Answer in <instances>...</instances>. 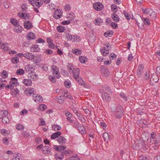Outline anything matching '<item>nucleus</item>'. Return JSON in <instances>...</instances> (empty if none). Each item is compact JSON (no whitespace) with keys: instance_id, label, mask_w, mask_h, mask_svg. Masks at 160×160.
Listing matches in <instances>:
<instances>
[{"instance_id":"nucleus-15","label":"nucleus","mask_w":160,"mask_h":160,"mask_svg":"<svg viewBox=\"0 0 160 160\" xmlns=\"http://www.w3.org/2000/svg\"><path fill=\"white\" fill-rule=\"evenodd\" d=\"M109 49H107L105 47H102L100 50V52L103 56H106L109 53Z\"/></svg>"},{"instance_id":"nucleus-55","label":"nucleus","mask_w":160,"mask_h":160,"mask_svg":"<svg viewBox=\"0 0 160 160\" xmlns=\"http://www.w3.org/2000/svg\"><path fill=\"white\" fill-rule=\"evenodd\" d=\"M144 24L145 25H149L150 24V22L149 19L147 18H144Z\"/></svg>"},{"instance_id":"nucleus-8","label":"nucleus","mask_w":160,"mask_h":160,"mask_svg":"<svg viewBox=\"0 0 160 160\" xmlns=\"http://www.w3.org/2000/svg\"><path fill=\"white\" fill-rule=\"evenodd\" d=\"M24 26L25 28L27 29H29L33 27L32 23L30 21L26 20L24 22Z\"/></svg>"},{"instance_id":"nucleus-39","label":"nucleus","mask_w":160,"mask_h":160,"mask_svg":"<svg viewBox=\"0 0 160 160\" xmlns=\"http://www.w3.org/2000/svg\"><path fill=\"white\" fill-rule=\"evenodd\" d=\"M111 8L112 11L114 12V13H116L117 12L118 9L116 5L114 4L112 5H111Z\"/></svg>"},{"instance_id":"nucleus-42","label":"nucleus","mask_w":160,"mask_h":160,"mask_svg":"<svg viewBox=\"0 0 160 160\" xmlns=\"http://www.w3.org/2000/svg\"><path fill=\"white\" fill-rule=\"evenodd\" d=\"M19 91L18 89H14L12 91L11 94L14 97H15L16 95L18 93Z\"/></svg>"},{"instance_id":"nucleus-14","label":"nucleus","mask_w":160,"mask_h":160,"mask_svg":"<svg viewBox=\"0 0 160 160\" xmlns=\"http://www.w3.org/2000/svg\"><path fill=\"white\" fill-rule=\"evenodd\" d=\"M51 148L48 146H45L42 148V152L44 154L48 153L50 152Z\"/></svg>"},{"instance_id":"nucleus-2","label":"nucleus","mask_w":160,"mask_h":160,"mask_svg":"<svg viewBox=\"0 0 160 160\" xmlns=\"http://www.w3.org/2000/svg\"><path fill=\"white\" fill-rule=\"evenodd\" d=\"M29 2L31 4L34 8H38L43 3L42 0H28Z\"/></svg>"},{"instance_id":"nucleus-28","label":"nucleus","mask_w":160,"mask_h":160,"mask_svg":"<svg viewBox=\"0 0 160 160\" xmlns=\"http://www.w3.org/2000/svg\"><path fill=\"white\" fill-rule=\"evenodd\" d=\"M113 32L112 31H108L107 32L104 33V36L105 37H107L108 36L111 37L110 35H112L113 34Z\"/></svg>"},{"instance_id":"nucleus-7","label":"nucleus","mask_w":160,"mask_h":160,"mask_svg":"<svg viewBox=\"0 0 160 160\" xmlns=\"http://www.w3.org/2000/svg\"><path fill=\"white\" fill-rule=\"evenodd\" d=\"M144 70L143 67L142 65H139L138 66V71L137 72V74L139 77H141L143 73Z\"/></svg>"},{"instance_id":"nucleus-4","label":"nucleus","mask_w":160,"mask_h":160,"mask_svg":"<svg viewBox=\"0 0 160 160\" xmlns=\"http://www.w3.org/2000/svg\"><path fill=\"white\" fill-rule=\"evenodd\" d=\"M93 6L94 9L98 11L102 10L104 7L103 4L100 2L94 3L93 4Z\"/></svg>"},{"instance_id":"nucleus-40","label":"nucleus","mask_w":160,"mask_h":160,"mask_svg":"<svg viewBox=\"0 0 160 160\" xmlns=\"http://www.w3.org/2000/svg\"><path fill=\"white\" fill-rule=\"evenodd\" d=\"M16 154V155H14L15 158H12V160H22V159L20 158V157L21 155V154L20 153H18Z\"/></svg>"},{"instance_id":"nucleus-64","label":"nucleus","mask_w":160,"mask_h":160,"mask_svg":"<svg viewBox=\"0 0 160 160\" xmlns=\"http://www.w3.org/2000/svg\"><path fill=\"white\" fill-rule=\"evenodd\" d=\"M156 74L157 75H160V66H158L156 68Z\"/></svg>"},{"instance_id":"nucleus-36","label":"nucleus","mask_w":160,"mask_h":160,"mask_svg":"<svg viewBox=\"0 0 160 160\" xmlns=\"http://www.w3.org/2000/svg\"><path fill=\"white\" fill-rule=\"evenodd\" d=\"M52 128L53 129L56 131L60 130L61 128V127L59 125L54 124L52 126Z\"/></svg>"},{"instance_id":"nucleus-11","label":"nucleus","mask_w":160,"mask_h":160,"mask_svg":"<svg viewBox=\"0 0 160 160\" xmlns=\"http://www.w3.org/2000/svg\"><path fill=\"white\" fill-rule=\"evenodd\" d=\"M53 148L57 151L60 152L62 150H64L66 148V147L64 146H53Z\"/></svg>"},{"instance_id":"nucleus-27","label":"nucleus","mask_w":160,"mask_h":160,"mask_svg":"<svg viewBox=\"0 0 160 160\" xmlns=\"http://www.w3.org/2000/svg\"><path fill=\"white\" fill-rule=\"evenodd\" d=\"M77 129L82 134H84L85 132L84 128L82 126H78Z\"/></svg>"},{"instance_id":"nucleus-56","label":"nucleus","mask_w":160,"mask_h":160,"mask_svg":"<svg viewBox=\"0 0 160 160\" xmlns=\"http://www.w3.org/2000/svg\"><path fill=\"white\" fill-rule=\"evenodd\" d=\"M2 113V116L4 117H6L8 114V112L7 110L2 111H1Z\"/></svg>"},{"instance_id":"nucleus-54","label":"nucleus","mask_w":160,"mask_h":160,"mask_svg":"<svg viewBox=\"0 0 160 160\" xmlns=\"http://www.w3.org/2000/svg\"><path fill=\"white\" fill-rule=\"evenodd\" d=\"M120 95L122 98L124 99V100L125 101H127V97L126 96V95H125L124 93L122 92H121L120 93Z\"/></svg>"},{"instance_id":"nucleus-26","label":"nucleus","mask_w":160,"mask_h":160,"mask_svg":"<svg viewBox=\"0 0 160 160\" xmlns=\"http://www.w3.org/2000/svg\"><path fill=\"white\" fill-rule=\"evenodd\" d=\"M10 83L12 85H13L14 86H17L18 84L17 79L15 78H12Z\"/></svg>"},{"instance_id":"nucleus-35","label":"nucleus","mask_w":160,"mask_h":160,"mask_svg":"<svg viewBox=\"0 0 160 160\" xmlns=\"http://www.w3.org/2000/svg\"><path fill=\"white\" fill-rule=\"evenodd\" d=\"M24 71L22 69H18L16 72V74L17 75H22L24 73Z\"/></svg>"},{"instance_id":"nucleus-13","label":"nucleus","mask_w":160,"mask_h":160,"mask_svg":"<svg viewBox=\"0 0 160 160\" xmlns=\"http://www.w3.org/2000/svg\"><path fill=\"white\" fill-rule=\"evenodd\" d=\"M57 140L59 144L61 145L64 144L66 141V139L64 137L62 136L58 138Z\"/></svg>"},{"instance_id":"nucleus-18","label":"nucleus","mask_w":160,"mask_h":160,"mask_svg":"<svg viewBox=\"0 0 160 160\" xmlns=\"http://www.w3.org/2000/svg\"><path fill=\"white\" fill-rule=\"evenodd\" d=\"M103 20L100 18H97L94 21V23L97 25H102L103 22Z\"/></svg>"},{"instance_id":"nucleus-29","label":"nucleus","mask_w":160,"mask_h":160,"mask_svg":"<svg viewBox=\"0 0 160 160\" xmlns=\"http://www.w3.org/2000/svg\"><path fill=\"white\" fill-rule=\"evenodd\" d=\"M22 27L20 26V25L18 24V25H16L15 26L14 28V31L17 32H21L22 30Z\"/></svg>"},{"instance_id":"nucleus-43","label":"nucleus","mask_w":160,"mask_h":160,"mask_svg":"<svg viewBox=\"0 0 160 160\" xmlns=\"http://www.w3.org/2000/svg\"><path fill=\"white\" fill-rule=\"evenodd\" d=\"M1 74L2 75V77L3 78H5L8 76V73L6 71H4L2 72Z\"/></svg>"},{"instance_id":"nucleus-24","label":"nucleus","mask_w":160,"mask_h":160,"mask_svg":"<svg viewBox=\"0 0 160 160\" xmlns=\"http://www.w3.org/2000/svg\"><path fill=\"white\" fill-rule=\"evenodd\" d=\"M75 79L78 82L79 84L82 86H83L85 84L84 81L81 77H79Z\"/></svg>"},{"instance_id":"nucleus-22","label":"nucleus","mask_w":160,"mask_h":160,"mask_svg":"<svg viewBox=\"0 0 160 160\" xmlns=\"http://www.w3.org/2000/svg\"><path fill=\"white\" fill-rule=\"evenodd\" d=\"M72 53L77 55H81L82 53L81 50L78 49H72Z\"/></svg>"},{"instance_id":"nucleus-50","label":"nucleus","mask_w":160,"mask_h":160,"mask_svg":"<svg viewBox=\"0 0 160 160\" xmlns=\"http://www.w3.org/2000/svg\"><path fill=\"white\" fill-rule=\"evenodd\" d=\"M65 86L67 88H69L71 87V83L70 82H68L67 81H65L64 83Z\"/></svg>"},{"instance_id":"nucleus-46","label":"nucleus","mask_w":160,"mask_h":160,"mask_svg":"<svg viewBox=\"0 0 160 160\" xmlns=\"http://www.w3.org/2000/svg\"><path fill=\"white\" fill-rule=\"evenodd\" d=\"M56 77L54 76V77L51 76H50L49 77V80L52 82L53 83H55L56 82V80L55 79Z\"/></svg>"},{"instance_id":"nucleus-5","label":"nucleus","mask_w":160,"mask_h":160,"mask_svg":"<svg viewBox=\"0 0 160 160\" xmlns=\"http://www.w3.org/2000/svg\"><path fill=\"white\" fill-rule=\"evenodd\" d=\"M104 67V66L101 67L102 73L103 76L108 77L109 75V72L108 69L105 68Z\"/></svg>"},{"instance_id":"nucleus-47","label":"nucleus","mask_w":160,"mask_h":160,"mask_svg":"<svg viewBox=\"0 0 160 160\" xmlns=\"http://www.w3.org/2000/svg\"><path fill=\"white\" fill-rule=\"evenodd\" d=\"M57 14L58 13L57 12H55L53 14V17L56 19H58L61 18L62 14Z\"/></svg>"},{"instance_id":"nucleus-45","label":"nucleus","mask_w":160,"mask_h":160,"mask_svg":"<svg viewBox=\"0 0 160 160\" xmlns=\"http://www.w3.org/2000/svg\"><path fill=\"white\" fill-rule=\"evenodd\" d=\"M61 73L65 77L67 76L68 75V71L64 69H62L61 70Z\"/></svg>"},{"instance_id":"nucleus-23","label":"nucleus","mask_w":160,"mask_h":160,"mask_svg":"<svg viewBox=\"0 0 160 160\" xmlns=\"http://www.w3.org/2000/svg\"><path fill=\"white\" fill-rule=\"evenodd\" d=\"M57 30L59 32H62L66 30V29L63 26H59L57 27Z\"/></svg>"},{"instance_id":"nucleus-49","label":"nucleus","mask_w":160,"mask_h":160,"mask_svg":"<svg viewBox=\"0 0 160 160\" xmlns=\"http://www.w3.org/2000/svg\"><path fill=\"white\" fill-rule=\"evenodd\" d=\"M2 122L3 123H6L9 122V119L7 116L4 117L2 119Z\"/></svg>"},{"instance_id":"nucleus-12","label":"nucleus","mask_w":160,"mask_h":160,"mask_svg":"<svg viewBox=\"0 0 160 160\" xmlns=\"http://www.w3.org/2000/svg\"><path fill=\"white\" fill-rule=\"evenodd\" d=\"M159 80V78L158 75L152 74L150 78V82H157Z\"/></svg>"},{"instance_id":"nucleus-41","label":"nucleus","mask_w":160,"mask_h":160,"mask_svg":"<svg viewBox=\"0 0 160 160\" xmlns=\"http://www.w3.org/2000/svg\"><path fill=\"white\" fill-rule=\"evenodd\" d=\"M11 22L12 24L14 26L16 25H18V21L14 19L11 18Z\"/></svg>"},{"instance_id":"nucleus-61","label":"nucleus","mask_w":160,"mask_h":160,"mask_svg":"<svg viewBox=\"0 0 160 160\" xmlns=\"http://www.w3.org/2000/svg\"><path fill=\"white\" fill-rule=\"evenodd\" d=\"M52 52V51L51 50L49 49H46L45 52L48 55L51 54Z\"/></svg>"},{"instance_id":"nucleus-9","label":"nucleus","mask_w":160,"mask_h":160,"mask_svg":"<svg viewBox=\"0 0 160 160\" xmlns=\"http://www.w3.org/2000/svg\"><path fill=\"white\" fill-rule=\"evenodd\" d=\"M102 98L103 101L108 102L110 101L111 98L107 93H104L102 94Z\"/></svg>"},{"instance_id":"nucleus-52","label":"nucleus","mask_w":160,"mask_h":160,"mask_svg":"<svg viewBox=\"0 0 160 160\" xmlns=\"http://www.w3.org/2000/svg\"><path fill=\"white\" fill-rule=\"evenodd\" d=\"M150 77L149 72L148 71H146L145 73V76H144V78L146 80H148Z\"/></svg>"},{"instance_id":"nucleus-6","label":"nucleus","mask_w":160,"mask_h":160,"mask_svg":"<svg viewBox=\"0 0 160 160\" xmlns=\"http://www.w3.org/2000/svg\"><path fill=\"white\" fill-rule=\"evenodd\" d=\"M72 72L73 77L75 79L79 77L80 70L79 68H74Z\"/></svg>"},{"instance_id":"nucleus-53","label":"nucleus","mask_w":160,"mask_h":160,"mask_svg":"<svg viewBox=\"0 0 160 160\" xmlns=\"http://www.w3.org/2000/svg\"><path fill=\"white\" fill-rule=\"evenodd\" d=\"M30 15L29 14L27 13H24V17H23L22 18L25 20L29 19L30 18Z\"/></svg>"},{"instance_id":"nucleus-31","label":"nucleus","mask_w":160,"mask_h":160,"mask_svg":"<svg viewBox=\"0 0 160 160\" xmlns=\"http://www.w3.org/2000/svg\"><path fill=\"white\" fill-rule=\"evenodd\" d=\"M25 70L26 72H29V71L32 72V70H33V68L31 67L30 64H28L25 66Z\"/></svg>"},{"instance_id":"nucleus-57","label":"nucleus","mask_w":160,"mask_h":160,"mask_svg":"<svg viewBox=\"0 0 160 160\" xmlns=\"http://www.w3.org/2000/svg\"><path fill=\"white\" fill-rule=\"evenodd\" d=\"M70 23V20H69L68 21H65L61 22V23L62 25H66L69 24Z\"/></svg>"},{"instance_id":"nucleus-62","label":"nucleus","mask_w":160,"mask_h":160,"mask_svg":"<svg viewBox=\"0 0 160 160\" xmlns=\"http://www.w3.org/2000/svg\"><path fill=\"white\" fill-rule=\"evenodd\" d=\"M58 156V153L55 155V158L56 160H62L63 158V156L62 155H61V156H62V157H59Z\"/></svg>"},{"instance_id":"nucleus-3","label":"nucleus","mask_w":160,"mask_h":160,"mask_svg":"<svg viewBox=\"0 0 160 160\" xmlns=\"http://www.w3.org/2000/svg\"><path fill=\"white\" fill-rule=\"evenodd\" d=\"M53 70V74L54 76H55L57 78H60V73L59 72L58 68L55 65H53L52 66Z\"/></svg>"},{"instance_id":"nucleus-1","label":"nucleus","mask_w":160,"mask_h":160,"mask_svg":"<svg viewBox=\"0 0 160 160\" xmlns=\"http://www.w3.org/2000/svg\"><path fill=\"white\" fill-rule=\"evenodd\" d=\"M112 112L115 116L118 118H120L123 115V108L121 105L118 106L115 110L112 109Z\"/></svg>"},{"instance_id":"nucleus-20","label":"nucleus","mask_w":160,"mask_h":160,"mask_svg":"<svg viewBox=\"0 0 160 160\" xmlns=\"http://www.w3.org/2000/svg\"><path fill=\"white\" fill-rule=\"evenodd\" d=\"M35 38V35L32 32H30L28 34L27 38L28 40H29L33 39Z\"/></svg>"},{"instance_id":"nucleus-51","label":"nucleus","mask_w":160,"mask_h":160,"mask_svg":"<svg viewBox=\"0 0 160 160\" xmlns=\"http://www.w3.org/2000/svg\"><path fill=\"white\" fill-rule=\"evenodd\" d=\"M16 128L17 129L20 130L23 129L24 127L21 124H19L17 125Z\"/></svg>"},{"instance_id":"nucleus-17","label":"nucleus","mask_w":160,"mask_h":160,"mask_svg":"<svg viewBox=\"0 0 160 160\" xmlns=\"http://www.w3.org/2000/svg\"><path fill=\"white\" fill-rule=\"evenodd\" d=\"M111 17L113 21L114 22H118L119 21V18L118 15L115 13H113L112 14Z\"/></svg>"},{"instance_id":"nucleus-34","label":"nucleus","mask_w":160,"mask_h":160,"mask_svg":"<svg viewBox=\"0 0 160 160\" xmlns=\"http://www.w3.org/2000/svg\"><path fill=\"white\" fill-rule=\"evenodd\" d=\"M79 59L81 63H84L86 62L85 60H87V58L86 57L80 56L79 57Z\"/></svg>"},{"instance_id":"nucleus-25","label":"nucleus","mask_w":160,"mask_h":160,"mask_svg":"<svg viewBox=\"0 0 160 160\" xmlns=\"http://www.w3.org/2000/svg\"><path fill=\"white\" fill-rule=\"evenodd\" d=\"M67 38L68 39L70 40H73V41H75L76 39V36L75 35H72L70 34H68L67 36Z\"/></svg>"},{"instance_id":"nucleus-58","label":"nucleus","mask_w":160,"mask_h":160,"mask_svg":"<svg viewBox=\"0 0 160 160\" xmlns=\"http://www.w3.org/2000/svg\"><path fill=\"white\" fill-rule=\"evenodd\" d=\"M66 160H80V159L76 157H72L70 158H67Z\"/></svg>"},{"instance_id":"nucleus-38","label":"nucleus","mask_w":160,"mask_h":160,"mask_svg":"<svg viewBox=\"0 0 160 160\" xmlns=\"http://www.w3.org/2000/svg\"><path fill=\"white\" fill-rule=\"evenodd\" d=\"M7 44V43H3L2 45V46L1 48H2L4 52L7 51L9 50V47H8L7 46L4 47V46H5Z\"/></svg>"},{"instance_id":"nucleus-37","label":"nucleus","mask_w":160,"mask_h":160,"mask_svg":"<svg viewBox=\"0 0 160 160\" xmlns=\"http://www.w3.org/2000/svg\"><path fill=\"white\" fill-rule=\"evenodd\" d=\"M103 137L105 141L108 142L109 140V136L108 134L107 133H104L103 135Z\"/></svg>"},{"instance_id":"nucleus-21","label":"nucleus","mask_w":160,"mask_h":160,"mask_svg":"<svg viewBox=\"0 0 160 160\" xmlns=\"http://www.w3.org/2000/svg\"><path fill=\"white\" fill-rule=\"evenodd\" d=\"M23 82L25 86H29L32 85V82L31 79H25L23 80Z\"/></svg>"},{"instance_id":"nucleus-30","label":"nucleus","mask_w":160,"mask_h":160,"mask_svg":"<svg viewBox=\"0 0 160 160\" xmlns=\"http://www.w3.org/2000/svg\"><path fill=\"white\" fill-rule=\"evenodd\" d=\"M33 99L35 102H42L43 100L42 97L39 95L35 98H34Z\"/></svg>"},{"instance_id":"nucleus-44","label":"nucleus","mask_w":160,"mask_h":160,"mask_svg":"<svg viewBox=\"0 0 160 160\" xmlns=\"http://www.w3.org/2000/svg\"><path fill=\"white\" fill-rule=\"evenodd\" d=\"M40 110L43 111L47 108V106L43 104H40L38 107Z\"/></svg>"},{"instance_id":"nucleus-59","label":"nucleus","mask_w":160,"mask_h":160,"mask_svg":"<svg viewBox=\"0 0 160 160\" xmlns=\"http://www.w3.org/2000/svg\"><path fill=\"white\" fill-rule=\"evenodd\" d=\"M110 26L112 27L114 29H116L118 28V24L114 22H112L111 23Z\"/></svg>"},{"instance_id":"nucleus-32","label":"nucleus","mask_w":160,"mask_h":160,"mask_svg":"<svg viewBox=\"0 0 160 160\" xmlns=\"http://www.w3.org/2000/svg\"><path fill=\"white\" fill-rule=\"evenodd\" d=\"M11 61L13 63L15 64L18 63L19 62V59L17 57L12 58Z\"/></svg>"},{"instance_id":"nucleus-63","label":"nucleus","mask_w":160,"mask_h":160,"mask_svg":"<svg viewBox=\"0 0 160 160\" xmlns=\"http://www.w3.org/2000/svg\"><path fill=\"white\" fill-rule=\"evenodd\" d=\"M40 120L41 122L39 124L40 126H43L45 124V122L43 118H41Z\"/></svg>"},{"instance_id":"nucleus-33","label":"nucleus","mask_w":160,"mask_h":160,"mask_svg":"<svg viewBox=\"0 0 160 160\" xmlns=\"http://www.w3.org/2000/svg\"><path fill=\"white\" fill-rule=\"evenodd\" d=\"M143 12L146 14H149L150 16H151V12H152V9L149 8H146L143 11Z\"/></svg>"},{"instance_id":"nucleus-60","label":"nucleus","mask_w":160,"mask_h":160,"mask_svg":"<svg viewBox=\"0 0 160 160\" xmlns=\"http://www.w3.org/2000/svg\"><path fill=\"white\" fill-rule=\"evenodd\" d=\"M147 158L146 157H144L143 155L140 156L138 157V160H146Z\"/></svg>"},{"instance_id":"nucleus-48","label":"nucleus","mask_w":160,"mask_h":160,"mask_svg":"<svg viewBox=\"0 0 160 160\" xmlns=\"http://www.w3.org/2000/svg\"><path fill=\"white\" fill-rule=\"evenodd\" d=\"M64 150H62V151L60 152V154L62 155L63 156V157H64V155H66L67 154H69V153L70 151L68 150H65L63 151Z\"/></svg>"},{"instance_id":"nucleus-10","label":"nucleus","mask_w":160,"mask_h":160,"mask_svg":"<svg viewBox=\"0 0 160 160\" xmlns=\"http://www.w3.org/2000/svg\"><path fill=\"white\" fill-rule=\"evenodd\" d=\"M30 48L31 51L32 52H38L40 51V48L37 45H32Z\"/></svg>"},{"instance_id":"nucleus-19","label":"nucleus","mask_w":160,"mask_h":160,"mask_svg":"<svg viewBox=\"0 0 160 160\" xmlns=\"http://www.w3.org/2000/svg\"><path fill=\"white\" fill-rule=\"evenodd\" d=\"M61 135V132H57L52 134L51 136V139H54L60 136Z\"/></svg>"},{"instance_id":"nucleus-16","label":"nucleus","mask_w":160,"mask_h":160,"mask_svg":"<svg viewBox=\"0 0 160 160\" xmlns=\"http://www.w3.org/2000/svg\"><path fill=\"white\" fill-rule=\"evenodd\" d=\"M24 57L28 59L32 60L34 58V56L32 53H28L24 54Z\"/></svg>"}]
</instances>
